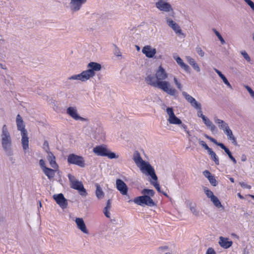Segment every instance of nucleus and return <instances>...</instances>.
I'll use <instances>...</instances> for the list:
<instances>
[{"mask_svg":"<svg viewBox=\"0 0 254 254\" xmlns=\"http://www.w3.org/2000/svg\"><path fill=\"white\" fill-rule=\"evenodd\" d=\"M168 76L165 69L162 65H160L156 71L155 75L147 76L145 81L148 84L158 88L169 95L175 96L177 93L176 89L171 86L169 81L165 80Z\"/></svg>","mask_w":254,"mask_h":254,"instance_id":"f257e3e1","label":"nucleus"},{"mask_svg":"<svg viewBox=\"0 0 254 254\" xmlns=\"http://www.w3.org/2000/svg\"><path fill=\"white\" fill-rule=\"evenodd\" d=\"M88 69L83 71L81 73L74 75L68 78L71 80H79L82 82L86 81L95 75V71L101 70L102 67L100 64L90 62L87 65Z\"/></svg>","mask_w":254,"mask_h":254,"instance_id":"f03ea898","label":"nucleus"},{"mask_svg":"<svg viewBox=\"0 0 254 254\" xmlns=\"http://www.w3.org/2000/svg\"><path fill=\"white\" fill-rule=\"evenodd\" d=\"M133 159L136 165L140 168L142 172L146 171L153 180L155 181H157V177L155 174L154 169L148 163L143 160L138 152H137L134 154Z\"/></svg>","mask_w":254,"mask_h":254,"instance_id":"7ed1b4c3","label":"nucleus"},{"mask_svg":"<svg viewBox=\"0 0 254 254\" xmlns=\"http://www.w3.org/2000/svg\"><path fill=\"white\" fill-rule=\"evenodd\" d=\"M68 178L71 188L78 190L81 195H87V193L81 182L77 181L73 175L70 174L68 175Z\"/></svg>","mask_w":254,"mask_h":254,"instance_id":"20e7f679","label":"nucleus"},{"mask_svg":"<svg viewBox=\"0 0 254 254\" xmlns=\"http://www.w3.org/2000/svg\"><path fill=\"white\" fill-rule=\"evenodd\" d=\"M93 151L98 156H107L110 159L118 158L115 153L108 150L105 145L97 146L93 148Z\"/></svg>","mask_w":254,"mask_h":254,"instance_id":"39448f33","label":"nucleus"},{"mask_svg":"<svg viewBox=\"0 0 254 254\" xmlns=\"http://www.w3.org/2000/svg\"><path fill=\"white\" fill-rule=\"evenodd\" d=\"M182 94L184 98L188 102L190 103L192 107L198 110L197 116L198 117L201 118L202 119H203V117H205V116L202 114L201 104L197 102L193 97L185 91L182 92Z\"/></svg>","mask_w":254,"mask_h":254,"instance_id":"423d86ee","label":"nucleus"},{"mask_svg":"<svg viewBox=\"0 0 254 254\" xmlns=\"http://www.w3.org/2000/svg\"><path fill=\"white\" fill-rule=\"evenodd\" d=\"M67 162L69 164L76 165L80 167H84L85 166V161L83 157L75 154H70L67 156Z\"/></svg>","mask_w":254,"mask_h":254,"instance_id":"0eeeda50","label":"nucleus"},{"mask_svg":"<svg viewBox=\"0 0 254 254\" xmlns=\"http://www.w3.org/2000/svg\"><path fill=\"white\" fill-rule=\"evenodd\" d=\"M133 202L135 204L141 206L146 205L149 206H153L155 204L153 199L147 195L135 197Z\"/></svg>","mask_w":254,"mask_h":254,"instance_id":"6e6552de","label":"nucleus"},{"mask_svg":"<svg viewBox=\"0 0 254 254\" xmlns=\"http://www.w3.org/2000/svg\"><path fill=\"white\" fill-rule=\"evenodd\" d=\"M2 146L5 150H7L11 145V139L8 131L6 126L4 125L2 127Z\"/></svg>","mask_w":254,"mask_h":254,"instance_id":"1a4fd4ad","label":"nucleus"},{"mask_svg":"<svg viewBox=\"0 0 254 254\" xmlns=\"http://www.w3.org/2000/svg\"><path fill=\"white\" fill-rule=\"evenodd\" d=\"M166 112L169 115L168 121L170 124L174 125L182 124L181 120L175 116L172 108H167Z\"/></svg>","mask_w":254,"mask_h":254,"instance_id":"9d476101","label":"nucleus"},{"mask_svg":"<svg viewBox=\"0 0 254 254\" xmlns=\"http://www.w3.org/2000/svg\"><path fill=\"white\" fill-rule=\"evenodd\" d=\"M116 188L122 195H127L128 188L126 184L123 180L120 179L116 180Z\"/></svg>","mask_w":254,"mask_h":254,"instance_id":"9b49d317","label":"nucleus"},{"mask_svg":"<svg viewBox=\"0 0 254 254\" xmlns=\"http://www.w3.org/2000/svg\"><path fill=\"white\" fill-rule=\"evenodd\" d=\"M156 6L161 11L169 12L173 11L171 4L165 2L164 0H159L156 3Z\"/></svg>","mask_w":254,"mask_h":254,"instance_id":"f8f14e48","label":"nucleus"},{"mask_svg":"<svg viewBox=\"0 0 254 254\" xmlns=\"http://www.w3.org/2000/svg\"><path fill=\"white\" fill-rule=\"evenodd\" d=\"M53 198L61 207L63 209L67 207V200L64 198V195L62 193H60L57 195L55 194L53 195Z\"/></svg>","mask_w":254,"mask_h":254,"instance_id":"ddd939ff","label":"nucleus"},{"mask_svg":"<svg viewBox=\"0 0 254 254\" xmlns=\"http://www.w3.org/2000/svg\"><path fill=\"white\" fill-rule=\"evenodd\" d=\"M142 52L146 57L152 58L154 57L156 54V50L155 48H152L149 45H146L142 48Z\"/></svg>","mask_w":254,"mask_h":254,"instance_id":"4468645a","label":"nucleus"},{"mask_svg":"<svg viewBox=\"0 0 254 254\" xmlns=\"http://www.w3.org/2000/svg\"><path fill=\"white\" fill-rule=\"evenodd\" d=\"M86 2V0H71L70 7L73 11H77L80 9L82 5Z\"/></svg>","mask_w":254,"mask_h":254,"instance_id":"2eb2a0df","label":"nucleus"},{"mask_svg":"<svg viewBox=\"0 0 254 254\" xmlns=\"http://www.w3.org/2000/svg\"><path fill=\"white\" fill-rule=\"evenodd\" d=\"M218 243L221 247L226 249L232 246L233 242L231 240H229V239L228 238L220 236L219 238Z\"/></svg>","mask_w":254,"mask_h":254,"instance_id":"dca6fc26","label":"nucleus"},{"mask_svg":"<svg viewBox=\"0 0 254 254\" xmlns=\"http://www.w3.org/2000/svg\"><path fill=\"white\" fill-rule=\"evenodd\" d=\"M16 122L17 129L21 131V133L27 132L25 128V126L23 119L19 114L16 116Z\"/></svg>","mask_w":254,"mask_h":254,"instance_id":"f3484780","label":"nucleus"},{"mask_svg":"<svg viewBox=\"0 0 254 254\" xmlns=\"http://www.w3.org/2000/svg\"><path fill=\"white\" fill-rule=\"evenodd\" d=\"M47 159L51 166L55 170H58L59 166L56 161V157L52 152L48 151Z\"/></svg>","mask_w":254,"mask_h":254,"instance_id":"a211bd4d","label":"nucleus"},{"mask_svg":"<svg viewBox=\"0 0 254 254\" xmlns=\"http://www.w3.org/2000/svg\"><path fill=\"white\" fill-rule=\"evenodd\" d=\"M166 21L168 25L171 27L173 30L178 34H182V30L180 28V27L175 22H174L172 19L167 18Z\"/></svg>","mask_w":254,"mask_h":254,"instance_id":"6ab92c4d","label":"nucleus"},{"mask_svg":"<svg viewBox=\"0 0 254 254\" xmlns=\"http://www.w3.org/2000/svg\"><path fill=\"white\" fill-rule=\"evenodd\" d=\"M75 223L77 225V228L83 233L85 234L88 233V230L86 228V226L82 218H76L75 219Z\"/></svg>","mask_w":254,"mask_h":254,"instance_id":"aec40b11","label":"nucleus"},{"mask_svg":"<svg viewBox=\"0 0 254 254\" xmlns=\"http://www.w3.org/2000/svg\"><path fill=\"white\" fill-rule=\"evenodd\" d=\"M67 113L75 120H85V119L82 118L78 115L76 110L73 107H70L68 108L67 109Z\"/></svg>","mask_w":254,"mask_h":254,"instance_id":"412c9836","label":"nucleus"},{"mask_svg":"<svg viewBox=\"0 0 254 254\" xmlns=\"http://www.w3.org/2000/svg\"><path fill=\"white\" fill-rule=\"evenodd\" d=\"M21 134L22 136L21 142L23 149L26 150L29 148V138L27 135V132Z\"/></svg>","mask_w":254,"mask_h":254,"instance_id":"4be33fe9","label":"nucleus"},{"mask_svg":"<svg viewBox=\"0 0 254 254\" xmlns=\"http://www.w3.org/2000/svg\"><path fill=\"white\" fill-rule=\"evenodd\" d=\"M186 59L187 62L189 63V64L192 66L193 68L197 72H199L200 69L198 65L196 63L195 60L190 56L186 57Z\"/></svg>","mask_w":254,"mask_h":254,"instance_id":"5701e85b","label":"nucleus"},{"mask_svg":"<svg viewBox=\"0 0 254 254\" xmlns=\"http://www.w3.org/2000/svg\"><path fill=\"white\" fill-rule=\"evenodd\" d=\"M56 170L52 169L49 168H45L43 172L50 180L53 178L55 176V172Z\"/></svg>","mask_w":254,"mask_h":254,"instance_id":"b1692460","label":"nucleus"},{"mask_svg":"<svg viewBox=\"0 0 254 254\" xmlns=\"http://www.w3.org/2000/svg\"><path fill=\"white\" fill-rule=\"evenodd\" d=\"M214 71L218 74V75L220 76V77L222 79L224 83L230 89H232V86L226 78V77L224 76V74L222 73V72L219 71L218 69L216 68H214Z\"/></svg>","mask_w":254,"mask_h":254,"instance_id":"393cba45","label":"nucleus"},{"mask_svg":"<svg viewBox=\"0 0 254 254\" xmlns=\"http://www.w3.org/2000/svg\"><path fill=\"white\" fill-rule=\"evenodd\" d=\"M205 125L211 130V131H214L216 129V127L213 124L212 122L207 117H203L202 119Z\"/></svg>","mask_w":254,"mask_h":254,"instance_id":"a878e982","label":"nucleus"},{"mask_svg":"<svg viewBox=\"0 0 254 254\" xmlns=\"http://www.w3.org/2000/svg\"><path fill=\"white\" fill-rule=\"evenodd\" d=\"M215 122L218 125L219 127L222 129L223 131L228 128L229 127L228 125L225 123L224 121L220 119H216Z\"/></svg>","mask_w":254,"mask_h":254,"instance_id":"bb28decb","label":"nucleus"},{"mask_svg":"<svg viewBox=\"0 0 254 254\" xmlns=\"http://www.w3.org/2000/svg\"><path fill=\"white\" fill-rule=\"evenodd\" d=\"M176 61L177 64L183 68L186 71H189L190 70V67L188 65L185 64L182 59L179 57H177V58H176Z\"/></svg>","mask_w":254,"mask_h":254,"instance_id":"cd10ccee","label":"nucleus"},{"mask_svg":"<svg viewBox=\"0 0 254 254\" xmlns=\"http://www.w3.org/2000/svg\"><path fill=\"white\" fill-rule=\"evenodd\" d=\"M205 137L207 138L208 139H209V140H210L211 142H213L214 143H215V144H216L217 145L220 146L222 149H223L225 151H226V150L228 149L227 147H226L223 143H219V142H218L217 141V140L208 136V135L207 134H205Z\"/></svg>","mask_w":254,"mask_h":254,"instance_id":"c85d7f7f","label":"nucleus"},{"mask_svg":"<svg viewBox=\"0 0 254 254\" xmlns=\"http://www.w3.org/2000/svg\"><path fill=\"white\" fill-rule=\"evenodd\" d=\"M95 186L96 189L95 191L96 196L98 199H101L103 198L104 196V192L102 190V188L98 184H96Z\"/></svg>","mask_w":254,"mask_h":254,"instance_id":"c756f323","label":"nucleus"},{"mask_svg":"<svg viewBox=\"0 0 254 254\" xmlns=\"http://www.w3.org/2000/svg\"><path fill=\"white\" fill-rule=\"evenodd\" d=\"M209 154L211 156V159L214 161L216 165H219V158L216 153L211 150L208 152Z\"/></svg>","mask_w":254,"mask_h":254,"instance_id":"7c9ffc66","label":"nucleus"},{"mask_svg":"<svg viewBox=\"0 0 254 254\" xmlns=\"http://www.w3.org/2000/svg\"><path fill=\"white\" fill-rule=\"evenodd\" d=\"M211 201L213 202V204L217 208L223 207L220 201L218 198L214 196L211 199Z\"/></svg>","mask_w":254,"mask_h":254,"instance_id":"2f4dec72","label":"nucleus"},{"mask_svg":"<svg viewBox=\"0 0 254 254\" xmlns=\"http://www.w3.org/2000/svg\"><path fill=\"white\" fill-rule=\"evenodd\" d=\"M142 193L144 195H148L149 196H153L154 195V191L153 190L144 189L142 190Z\"/></svg>","mask_w":254,"mask_h":254,"instance_id":"473e14b6","label":"nucleus"},{"mask_svg":"<svg viewBox=\"0 0 254 254\" xmlns=\"http://www.w3.org/2000/svg\"><path fill=\"white\" fill-rule=\"evenodd\" d=\"M204 192H205V194L206 195V196L208 198H210V199H211V198H212L213 197H214L215 196L213 194V192L206 188H204Z\"/></svg>","mask_w":254,"mask_h":254,"instance_id":"72a5a7b5","label":"nucleus"},{"mask_svg":"<svg viewBox=\"0 0 254 254\" xmlns=\"http://www.w3.org/2000/svg\"><path fill=\"white\" fill-rule=\"evenodd\" d=\"M190 211L193 213V214H194L195 215H198V211H197V210L196 209V205L195 204L191 203L190 204Z\"/></svg>","mask_w":254,"mask_h":254,"instance_id":"f704fd0d","label":"nucleus"},{"mask_svg":"<svg viewBox=\"0 0 254 254\" xmlns=\"http://www.w3.org/2000/svg\"><path fill=\"white\" fill-rule=\"evenodd\" d=\"M227 138L229 140H231L232 142V143L234 145H237V141L236 140V137L234 136L233 133H232V135H229L227 136Z\"/></svg>","mask_w":254,"mask_h":254,"instance_id":"c9c22d12","label":"nucleus"},{"mask_svg":"<svg viewBox=\"0 0 254 254\" xmlns=\"http://www.w3.org/2000/svg\"><path fill=\"white\" fill-rule=\"evenodd\" d=\"M199 143L205 149L208 151V153L212 150V149L209 147L204 141L199 140Z\"/></svg>","mask_w":254,"mask_h":254,"instance_id":"e433bc0d","label":"nucleus"},{"mask_svg":"<svg viewBox=\"0 0 254 254\" xmlns=\"http://www.w3.org/2000/svg\"><path fill=\"white\" fill-rule=\"evenodd\" d=\"M174 81L175 84H176L177 87L180 90H182L183 86L181 82L178 80L177 78L176 77H174Z\"/></svg>","mask_w":254,"mask_h":254,"instance_id":"4c0bfd02","label":"nucleus"},{"mask_svg":"<svg viewBox=\"0 0 254 254\" xmlns=\"http://www.w3.org/2000/svg\"><path fill=\"white\" fill-rule=\"evenodd\" d=\"M228 155L229 157L230 158V159L233 161V162L234 163V164H236L237 163V161L235 159V158L232 156V153L231 152H230V151L229 150V149H228L226 151H225Z\"/></svg>","mask_w":254,"mask_h":254,"instance_id":"58836bf2","label":"nucleus"},{"mask_svg":"<svg viewBox=\"0 0 254 254\" xmlns=\"http://www.w3.org/2000/svg\"><path fill=\"white\" fill-rule=\"evenodd\" d=\"M214 32L216 35L217 36L218 38L221 41V44H224L225 43V41L222 37V36L221 35V34L219 33V32L216 31V30H214Z\"/></svg>","mask_w":254,"mask_h":254,"instance_id":"ea45409f","label":"nucleus"},{"mask_svg":"<svg viewBox=\"0 0 254 254\" xmlns=\"http://www.w3.org/2000/svg\"><path fill=\"white\" fill-rule=\"evenodd\" d=\"M210 183L213 186H216L217 185V181L214 176H212L208 179Z\"/></svg>","mask_w":254,"mask_h":254,"instance_id":"a19ab883","label":"nucleus"},{"mask_svg":"<svg viewBox=\"0 0 254 254\" xmlns=\"http://www.w3.org/2000/svg\"><path fill=\"white\" fill-rule=\"evenodd\" d=\"M197 53L201 57L204 56V52L202 51L201 48L199 46H197L195 48Z\"/></svg>","mask_w":254,"mask_h":254,"instance_id":"79ce46f5","label":"nucleus"},{"mask_svg":"<svg viewBox=\"0 0 254 254\" xmlns=\"http://www.w3.org/2000/svg\"><path fill=\"white\" fill-rule=\"evenodd\" d=\"M241 54L243 56L244 58L248 61L250 62L251 61V58L249 55L247 54V53L245 51H243L241 52Z\"/></svg>","mask_w":254,"mask_h":254,"instance_id":"37998d69","label":"nucleus"},{"mask_svg":"<svg viewBox=\"0 0 254 254\" xmlns=\"http://www.w3.org/2000/svg\"><path fill=\"white\" fill-rule=\"evenodd\" d=\"M245 88L247 89L248 91L249 92L251 97L254 99V91L252 89V88L248 85L245 86Z\"/></svg>","mask_w":254,"mask_h":254,"instance_id":"c03bdc74","label":"nucleus"},{"mask_svg":"<svg viewBox=\"0 0 254 254\" xmlns=\"http://www.w3.org/2000/svg\"><path fill=\"white\" fill-rule=\"evenodd\" d=\"M43 148L45 150V151L47 152H48V151H50L49 143L47 140H45L43 143Z\"/></svg>","mask_w":254,"mask_h":254,"instance_id":"a18cd8bd","label":"nucleus"},{"mask_svg":"<svg viewBox=\"0 0 254 254\" xmlns=\"http://www.w3.org/2000/svg\"><path fill=\"white\" fill-rule=\"evenodd\" d=\"M244 0L254 11V3L251 0Z\"/></svg>","mask_w":254,"mask_h":254,"instance_id":"49530a36","label":"nucleus"},{"mask_svg":"<svg viewBox=\"0 0 254 254\" xmlns=\"http://www.w3.org/2000/svg\"><path fill=\"white\" fill-rule=\"evenodd\" d=\"M169 249V247L167 246H162V247H160L158 248V252L159 253H161L163 252H164L166 250H168Z\"/></svg>","mask_w":254,"mask_h":254,"instance_id":"de8ad7c7","label":"nucleus"},{"mask_svg":"<svg viewBox=\"0 0 254 254\" xmlns=\"http://www.w3.org/2000/svg\"><path fill=\"white\" fill-rule=\"evenodd\" d=\"M203 175L207 178V179L211 177L212 175L210 173V172L208 170H205L203 172Z\"/></svg>","mask_w":254,"mask_h":254,"instance_id":"09e8293b","label":"nucleus"},{"mask_svg":"<svg viewBox=\"0 0 254 254\" xmlns=\"http://www.w3.org/2000/svg\"><path fill=\"white\" fill-rule=\"evenodd\" d=\"M39 164L41 167V168L42 169V170H45V168H47L46 166H45V161H44V160L43 159H41L39 161Z\"/></svg>","mask_w":254,"mask_h":254,"instance_id":"8fccbe9b","label":"nucleus"},{"mask_svg":"<svg viewBox=\"0 0 254 254\" xmlns=\"http://www.w3.org/2000/svg\"><path fill=\"white\" fill-rule=\"evenodd\" d=\"M152 185L154 186L155 189L157 190V191L159 192H161L160 187L159 184L156 182H152Z\"/></svg>","mask_w":254,"mask_h":254,"instance_id":"3c124183","label":"nucleus"},{"mask_svg":"<svg viewBox=\"0 0 254 254\" xmlns=\"http://www.w3.org/2000/svg\"><path fill=\"white\" fill-rule=\"evenodd\" d=\"M206 254H216V253L213 248H209L206 252Z\"/></svg>","mask_w":254,"mask_h":254,"instance_id":"603ef678","label":"nucleus"},{"mask_svg":"<svg viewBox=\"0 0 254 254\" xmlns=\"http://www.w3.org/2000/svg\"><path fill=\"white\" fill-rule=\"evenodd\" d=\"M109 210L110 209H107L106 208H104V213L105 214V215L107 217V218H110V213L109 212Z\"/></svg>","mask_w":254,"mask_h":254,"instance_id":"864d4df0","label":"nucleus"},{"mask_svg":"<svg viewBox=\"0 0 254 254\" xmlns=\"http://www.w3.org/2000/svg\"><path fill=\"white\" fill-rule=\"evenodd\" d=\"M240 185L242 187H243L244 188H247L248 189H250L251 188V186L247 185V184L245 183L244 182L240 183Z\"/></svg>","mask_w":254,"mask_h":254,"instance_id":"5fc2aeb1","label":"nucleus"},{"mask_svg":"<svg viewBox=\"0 0 254 254\" xmlns=\"http://www.w3.org/2000/svg\"><path fill=\"white\" fill-rule=\"evenodd\" d=\"M224 132L227 135V136H228L230 134L232 135V133H233L232 131L231 130V129L229 127L228 128H227V129L224 130Z\"/></svg>","mask_w":254,"mask_h":254,"instance_id":"6e6d98bb","label":"nucleus"},{"mask_svg":"<svg viewBox=\"0 0 254 254\" xmlns=\"http://www.w3.org/2000/svg\"><path fill=\"white\" fill-rule=\"evenodd\" d=\"M107 209H110L111 208V200L110 199H109L107 202V204H106V207H105Z\"/></svg>","mask_w":254,"mask_h":254,"instance_id":"4d7b16f0","label":"nucleus"},{"mask_svg":"<svg viewBox=\"0 0 254 254\" xmlns=\"http://www.w3.org/2000/svg\"><path fill=\"white\" fill-rule=\"evenodd\" d=\"M247 159L246 156L245 155H243L242 156L241 160L242 161H245Z\"/></svg>","mask_w":254,"mask_h":254,"instance_id":"13d9d810","label":"nucleus"},{"mask_svg":"<svg viewBox=\"0 0 254 254\" xmlns=\"http://www.w3.org/2000/svg\"><path fill=\"white\" fill-rule=\"evenodd\" d=\"M238 196L241 199H243L244 198V197L240 193H238Z\"/></svg>","mask_w":254,"mask_h":254,"instance_id":"bf43d9fd","label":"nucleus"},{"mask_svg":"<svg viewBox=\"0 0 254 254\" xmlns=\"http://www.w3.org/2000/svg\"><path fill=\"white\" fill-rule=\"evenodd\" d=\"M182 127L185 129H186L187 128V127L186 125L183 124L182 125Z\"/></svg>","mask_w":254,"mask_h":254,"instance_id":"052dcab7","label":"nucleus"},{"mask_svg":"<svg viewBox=\"0 0 254 254\" xmlns=\"http://www.w3.org/2000/svg\"><path fill=\"white\" fill-rule=\"evenodd\" d=\"M230 181L232 182V183H234V179L233 178H230L229 179Z\"/></svg>","mask_w":254,"mask_h":254,"instance_id":"680f3d73","label":"nucleus"},{"mask_svg":"<svg viewBox=\"0 0 254 254\" xmlns=\"http://www.w3.org/2000/svg\"><path fill=\"white\" fill-rule=\"evenodd\" d=\"M250 196L254 199V195H250Z\"/></svg>","mask_w":254,"mask_h":254,"instance_id":"e2e57ef3","label":"nucleus"},{"mask_svg":"<svg viewBox=\"0 0 254 254\" xmlns=\"http://www.w3.org/2000/svg\"><path fill=\"white\" fill-rule=\"evenodd\" d=\"M136 48L137 50H139L140 48L138 46H136Z\"/></svg>","mask_w":254,"mask_h":254,"instance_id":"0e129e2a","label":"nucleus"},{"mask_svg":"<svg viewBox=\"0 0 254 254\" xmlns=\"http://www.w3.org/2000/svg\"><path fill=\"white\" fill-rule=\"evenodd\" d=\"M163 194H164V195H167V194H166V193H163Z\"/></svg>","mask_w":254,"mask_h":254,"instance_id":"69168bd1","label":"nucleus"},{"mask_svg":"<svg viewBox=\"0 0 254 254\" xmlns=\"http://www.w3.org/2000/svg\"><path fill=\"white\" fill-rule=\"evenodd\" d=\"M166 254H170V253H166Z\"/></svg>","mask_w":254,"mask_h":254,"instance_id":"338daca9","label":"nucleus"},{"mask_svg":"<svg viewBox=\"0 0 254 254\" xmlns=\"http://www.w3.org/2000/svg\"><path fill=\"white\" fill-rule=\"evenodd\" d=\"M253 39L254 40V34H253Z\"/></svg>","mask_w":254,"mask_h":254,"instance_id":"774afa93","label":"nucleus"}]
</instances>
